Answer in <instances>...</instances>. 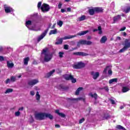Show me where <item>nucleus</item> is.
<instances>
[{
	"instance_id": "1",
	"label": "nucleus",
	"mask_w": 130,
	"mask_h": 130,
	"mask_svg": "<svg viewBox=\"0 0 130 130\" xmlns=\"http://www.w3.org/2000/svg\"><path fill=\"white\" fill-rule=\"evenodd\" d=\"M35 117L37 120H43L44 117L49 118L51 120L53 119V116L51 114L46 113H38L35 114Z\"/></svg>"
},
{
	"instance_id": "2",
	"label": "nucleus",
	"mask_w": 130,
	"mask_h": 130,
	"mask_svg": "<svg viewBox=\"0 0 130 130\" xmlns=\"http://www.w3.org/2000/svg\"><path fill=\"white\" fill-rule=\"evenodd\" d=\"M47 51H48V48H46L43 49L41 53V54H44L45 55L44 60L45 62H48V61H50L52 59V55L50 53H47Z\"/></svg>"
},
{
	"instance_id": "3",
	"label": "nucleus",
	"mask_w": 130,
	"mask_h": 130,
	"mask_svg": "<svg viewBox=\"0 0 130 130\" xmlns=\"http://www.w3.org/2000/svg\"><path fill=\"white\" fill-rule=\"evenodd\" d=\"M74 37H77V35L65 36L60 39H57V41L55 42V44H56V45H59V44H62V40L72 39V38H74Z\"/></svg>"
},
{
	"instance_id": "4",
	"label": "nucleus",
	"mask_w": 130,
	"mask_h": 130,
	"mask_svg": "<svg viewBox=\"0 0 130 130\" xmlns=\"http://www.w3.org/2000/svg\"><path fill=\"white\" fill-rule=\"evenodd\" d=\"M124 47H123V48H122L121 49H120L119 51V52H120V53H122V52H124V51L127 50V49H128V48H129L130 47V40L126 39L124 41Z\"/></svg>"
},
{
	"instance_id": "5",
	"label": "nucleus",
	"mask_w": 130,
	"mask_h": 130,
	"mask_svg": "<svg viewBox=\"0 0 130 130\" xmlns=\"http://www.w3.org/2000/svg\"><path fill=\"white\" fill-rule=\"evenodd\" d=\"M92 44V42L89 41H86L84 40H81L79 41V42H77V47H80L81 45H91Z\"/></svg>"
},
{
	"instance_id": "6",
	"label": "nucleus",
	"mask_w": 130,
	"mask_h": 130,
	"mask_svg": "<svg viewBox=\"0 0 130 130\" xmlns=\"http://www.w3.org/2000/svg\"><path fill=\"white\" fill-rule=\"evenodd\" d=\"M51 23H50L49 24V26L48 27V28L46 30H45V31L43 32V33H42L40 36L39 37L38 39V42H40V41H41V40H42L44 38V37H45V36H46V34H47V32H48V30H49V28H50V27H51Z\"/></svg>"
},
{
	"instance_id": "7",
	"label": "nucleus",
	"mask_w": 130,
	"mask_h": 130,
	"mask_svg": "<svg viewBox=\"0 0 130 130\" xmlns=\"http://www.w3.org/2000/svg\"><path fill=\"white\" fill-rule=\"evenodd\" d=\"M85 67H86V64H85V63L82 61H80V62H78L77 64H75L73 66V69L79 70V69H83L85 68Z\"/></svg>"
},
{
	"instance_id": "8",
	"label": "nucleus",
	"mask_w": 130,
	"mask_h": 130,
	"mask_svg": "<svg viewBox=\"0 0 130 130\" xmlns=\"http://www.w3.org/2000/svg\"><path fill=\"white\" fill-rule=\"evenodd\" d=\"M41 9L42 11V12H48V11L50 10V7H49V5L48 4L44 3L42 5Z\"/></svg>"
},
{
	"instance_id": "9",
	"label": "nucleus",
	"mask_w": 130,
	"mask_h": 130,
	"mask_svg": "<svg viewBox=\"0 0 130 130\" xmlns=\"http://www.w3.org/2000/svg\"><path fill=\"white\" fill-rule=\"evenodd\" d=\"M73 55H77L79 56H87L89 55V54L85 53L84 52H76L73 53Z\"/></svg>"
},
{
	"instance_id": "10",
	"label": "nucleus",
	"mask_w": 130,
	"mask_h": 130,
	"mask_svg": "<svg viewBox=\"0 0 130 130\" xmlns=\"http://www.w3.org/2000/svg\"><path fill=\"white\" fill-rule=\"evenodd\" d=\"M107 70H109L108 71V75L112 76V70L111 68H110V66H107L106 68H105L103 73H104V74H107Z\"/></svg>"
},
{
	"instance_id": "11",
	"label": "nucleus",
	"mask_w": 130,
	"mask_h": 130,
	"mask_svg": "<svg viewBox=\"0 0 130 130\" xmlns=\"http://www.w3.org/2000/svg\"><path fill=\"white\" fill-rule=\"evenodd\" d=\"M90 75H91V76H92V78H93V80H97V79L100 75V74L99 73V72H97L95 73L94 71H92V72H90Z\"/></svg>"
},
{
	"instance_id": "12",
	"label": "nucleus",
	"mask_w": 130,
	"mask_h": 130,
	"mask_svg": "<svg viewBox=\"0 0 130 130\" xmlns=\"http://www.w3.org/2000/svg\"><path fill=\"white\" fill-rule=\"evenodd\" d=\"M4 10L6 14H9V13H11V12H14V9H13L11 7L5 6Z\"/></svg>"
},
{
	"instance_id": "13",
	"label": "nucleus",
	"mask_w": 130,
	"mask_h": 130,
	"mask_svg": "<svg viewBox=\"0 0 130 130\" xmlns=\"http://www.w3.org/2000/svg\"><path fill=\"white\" fill-rule=\"evenodd\" d=\"M58 88L59 90H62V91H67V90H69V86H64L63 84H60L58 86Z\"/></svg>"
},
{
	"instance_id": "14",
	"label": "nucleus",
	"mask_w": 130,
	"mask_h": 130,
	"mask_svg": "<svg viewBox=\"0 0 130 130\" xmlns=\"http://www.w3.org/2000/svg\"><path fill=\"white\" fill-rule=\"evenodd\" d=\"M38 80L37 79H34L32 80L29 81L28 82V85L29 86H34V85H36V84H37V83H38Z\"/></svg>"
},
{
	"instance_id": "15",
	"label": "nucleus",
	"mask_w": 130,
	"mask_h": 130,
	"mask_svg": "<svg viewBox=\"0 0 130 130\" xmlns=\"http://www.w3.org/2000/svg\"><path fill=\"white\" fill-rule=\"evenodd\" d=\"M121 19V15H117L116 16H114L113 17V24H115L117 21L119 20H120Z\"/></svg>"
},
{
	"instance_id": "16",
	"label": "nucleus",
	"mask_w": 130,
	"mask_h": 130,
	"mask_svg": "<svg viewBox=\"0 0 130 130\" xmlns=\"http://www.w3.org/2000/svg\"><path fill=\"white\" fill-rule=\"evenodd\" d=\"M55 72V70L53 69L52 71H50V72L47 73L46 75L45 76V78H50L51 76H52V74Z\"/></svg>"
},
{
	"instance_id": "17",
	"label": "nucleus",
	"mask_w": 130,
	"mask_h": 130,
	"mask_svg": "<svg viewBox=\"0 0 130 130\" xmlns=\"http://www.w3.org/2000/svg\"><path fill=\"white\" fill-rule=\"evenodd\" d=\"M73 77L74 76H73V75H72L66 74L65 75H64V79H65L66 81H70L72 79H73Z\"/></svg>"
},
{
	"instance_id": "18",
	"label": "nucleus",
	"mask_w": 130,
	"mask_h": 130,
	"mask_svg": "<svg viewBox=\"0 0 130 130\" xmlns=\"http://www.w3.org/2000/svg\"><path fill=\"white\" fill-rule=\"evenodd\" d=\"M94 10L96 13H103L104 9L102 7H94Z\"/></svg>"
},
{
	"instance_id": "19",
	"label": "nucleus",
	"mask_w": 130,
	"mask_h": 130,
	"mask_svg": "<svg viewBox=\"0 0 130 130\" xmlns=\"http://www.w3.org/2000/svg\"><path fill=\"white\" fill-rule=\"evenodd\" d=\"M55 113L58 114L60 117H62V118H64L66 117V114H63V113H60L59 112V110H55Z\"/></svg>"
},
{
	"instance_id": "20",
	"label": "nucleus",
	"mask_w": 130,
	"mask_h": 130,
	"mask_svg": "<svg viewBox=\"0 0 130 130\" xmlns=\"http://www.w3.org/2000/svg\"><path fill=\"white\" fill-rule=\"evenodd\" d=\"M95 8H91L88 9V13L90 16H94L95 14Z\"/></svg>"
},
{
	"instance_id": "21",
	"label": "nucleus",
	"mask_w": 130,
	"mask_h": 130,
	"mask_svg": "<svg viewBox=\"0 0 130 130\" xmlns=\"http://www.w3.org/2000/svg\"><path fill=\"white\" fill-rule=\"evenodd\" d=\"M88 95L90 96L91 98H94L95 100H97V98H98V95L96 93H94V94H93V93L90 92L88 94Z\"/></svg>"
},
{
	"instance_id": "22",
	"label": "nucleus",
	"mask_w": 130,
	"mask_h": 130,
	"mask_svg": "<svg viewBox=\"0 0 130 130\" xmlns=\"http://www.w3.org/2000/svg\"><path fill=\"white\" fill-rule=\"evenodd\" d=\"M106 41H107V37H106V36H103L100 40V42L101 43H105Z\"/></svg>"
},
{
	"instance_id": "23",
	"label": "nucleus",
	"mask_w": 130,
	"mask_h": 130,
	"mask_svg": "<svg viewBox=\"0 0 130 130\" xmlns=\"http://www.w3.org/2000/svg\"><path fill=\"white\" fill-rule=\"evenodd\" d=\"M84 88L83 87H79L76 91L75 92V95L78 96V95L80 94V92L82 91V90H83Z\"/></svg>"
},
{
	"instance_id": "24",
	"label": "nucleus",
	"mask_w": 130,
	"mask_h": 130,
	"mask_svg": "<svg viewBox=\"0 0 130 130\" xmlns=\"http://www.w3.org/2000/svg\"><path fill=\"white\" fill-rule=\"evenodd\" d=\"M129 88L126 86H124L122 88V93H126V92H128Z\"/></svg>"
},
{
	"instance_id": "25",
	"label": "nucleus",
	"mask_w": 130,
	"mask_h": 130,
	"mask_svg": "<svg viewBox=\"0 0 130 130\" xmlns=\"http://www.w3.org/2000/svg\"><path fill=\"white\" fill-rule=\"evenodd\" d=\"M89 32V30H85V31H82L80 32H79L77 34V35L79 36H82L83 35H85V34H87Z\"/></svg>"
},
{
	"instance_id": "26",
	"label": "nucleus",
	"mask_w": 130,
	"mask_h": 130,
	"mask_svg": "<svg viewBox=\"0 0 130 130\" xmlns=\"http://www.w3.org/2000/svg\"><path fill=\"white\" fill-rule=\"evenodd\" d=\"M68 100H70L71 101H78V100H79V101L83 100V98H77V99H75V98H73V99L68 98Z\"/></svg>"
},
{
	"instance_id": "27",
	"label": "nucleus",
	"mask_w": 130,
	"mask_h": 130,
	"mask_svg": "<svg viewBox=\"0 0 130 130\" xmlns=\"http://www.w3.org/2000/svg\"><path fill=\"white\" fill-rule=\"evenodd\" d=\"M86 20V15H82L80 17L78 18V20L80 22L82 21H85Z\"/></svg>"
},
{
	"instance_id": "28",
	"label": "nucleus",
	"mask_w": 130,
	"mask_h": 130,
	"mask_svg": "<svg viewBox=\"0 0 130 130\" xmlns=\"http://www.w3.org/2000/svg\"><path fill=\"white\" fill-rule=\"evenodd\" d=\"M109 84H112V83H117V78H113L110 79L109 82Z\"/></svg>"
},
{
	"instance_id": "29",
	"label": "nucleus",
	"mask_w": 130,
	"mask_h": 130,
	"mask_svg": "<svg viewBox=\"0 0 130 130\" xmlns=\"http://www.w3.org/2000/svg\"><path fill=\"white\" fill-rule=\"evenodd\" d=\"M29 59L30 58L28 57L24 58V64L25 66H27V64H28V61H29Z\"/></svg>"
},
{
	"instance_id": "30",
	"label": "nucleus",
	"mask_w": 130,
	"mask_h": 130,
	"mask_svg": "<svg viewBox=\"0 0 130 130\" xmlns=\"http://www.w3.org/2000/svg\"><path fill=\"white\" fill-rule=\"evenodd\" d=\"M57 33V29L55 28L54 30H51L49 32V35H52V34H56Z\"/></svg>"
},
{
	"instance_id": "31",
	"label": "nucleus",
	"mask_w": 130,
	"mask_h": 130,
	"mask_svg": "<svg viewBox=\"0 0 130 130\" xmlns=\"http://www.w3.org/2000/svg\"><path fill=\"white\" fill-rule=\"evenodd\" d=\"M7 67L8 68H10L12 69V68H14V63H10L9 61H7Z\"/></svg>"
},
{
	"instance_id": "32",
	"label": "nucleus",
	"mask_w": 130,
	"mask_h": 130,
	"mask_svg": "<svg viewBox=\"0 0 130 130\" xmlns=\"http://www.w3.org/2000/svg\"><path fill=\"white\" fill-rule=\"evenodd\" d=\"M116 128L118 129H123V130H126L125 128H124L123 126L120 125H117L116 126Z\"/></svg>"
},
{
	"instance_id": "33",
	"label": "nucleus",
	"mask_w": 130,
	"mask_h": 130,
	"mask_svg": "<svg viewBox=\"0 0 130 130\" xmlns=\"http://www.w3.org/2000/svg\"><path fill=\"white\" fill-rule=\"evenodd\" d=\"M32 25V21L31 20L26 21L25 22V26L27 27V26H31Z\"/></svg>"
},
{
	"instance_id": "34",
	"label": "nucleus",
	"mask_w": 130,
	"mask_h": 130,
	"mask_svg": "<svg viewBox=\"0 0 130 130\" xmlns=\"http://www.w3.org/2000/svg\"><path fill=\"white\" fill-rule=\"evenodd\" d=\"M14 90L12 88H8L6 90V91L5 92V94H8L9 93H12Z\"/></svg>"
},
{
	"instance_id": "35",
	"label": "nucleus",
	"mask_w": 130,
	"mask_h": 130,
	"mask_svg": "<svg viewBox=\"0 0 130 130\" xmlns=\"http://www.w3.org/2000/svg\"><path fill=\"white\" fill-rule=\"evenodd\" d=\"M16 78L15 76H11L10 77V81L12 82V83H14L15 82H16Z\"/></svg>"
},
{
	"instance_id": "36",
	"label": "nucleus",
	"mask_w": 130,
	"mask_h": 130,
	"mask_svg": "<svg viewBox=\"0 0 130 130\" xmlns=\"http://www.w3.org/2000/svg\"><path fill=\"white\" fill-rule=\"evenodd\" d=\"M36 97L37 101H39V100H40V94H39V92H37Z\"/></svg>"
},
{
	"instance_id": "37",
	"label": "nucleus",
	"mask_w": 130,
	"mask_h": 130,
	"mask_svg": "<svg viewBox=\"0 0 130 130\" xmlns=\"http://www.w3.org/2000/svg\"><path fill=\"white\" fill-rule=\"evenodd\" d=\"M98 29L99 31V34L101 35L102 34V33H103V31H102V27H101V26H98Z\"/></svg>"
},
{
	"instance_id": "38",
	"label": "nucleus",
	"mask_w": 130,
	"mask_h": 130,
	"mask_svg": "<svg viewBox=\"0 0 130 130\" xmlns=\"http://www.w3.org/2000/svg\"><path fill=\"white\" fill-rule=\"evenodd\" d=\"M108 118H110V115H109L108 114H105L104 119H108Z\"/></svg>"
},
{
	"instance_id": "39",
	"label": "nucleus",
	"mask_w": 130,
	"mask_h": 130,
	"mask_svg": "<svg viewBox=\"0 0 130 130\" xmlns=\"http://www.w3.org/2000/svg\"><path fill=\"white\" fill-rule=\"evenodd\" d=\"M57 25L59 26V27H61L62 26L63 22L61 20H59V22L57 23Z\"/></svg>"
},
{
	"instance_id": "40",
	"label": "nucleus",
	"mask_w": 130,
	"mask_h": 130,
	"mask_svg": "<svg viewBox=\"0 0 130 130\" xmlns=\"http://www.w3.org/2000/svg\"><path fill=\"white\" fill-rule=\"evenodd\" d=\"M130 11V6L128 7L125 10L124 12L126 13V14H127V13H129Z\"/></svg>"
},
{
	"instance_id": "41",
	"label": "nucleus",
	"mask_w": 130,
	"mask_h": 130,
	"mask_svg": "<svg viewBox=\"0 0 130 130\" xmlns=\"http://www.w3.org/2000/svg\"><path fill=\"white\" fill-rule=\"evenodd\" d=\"M63 54H64L63 52H59V57H60V58L63 57Z\"/></svg>"
},
{
	"instance_id": "42",
	"label": "nucleus",
	"mask_w": 130,
	"mask_h": 130,
	"mask_svg": "<svg viewBox=\"0 0 130 130\" xmlns=\"http://www.w3.org/2000/svg\"><path fill=\"white\" fill-rule=\"evenodd\" d=\"M71 81H72V83L73 84H75V83H76V82H77V79H76V78H74V76H73V78L71 79Z\"/></svg>"
},
{
	"instance_id": "43",
	"label": "nucleus",
	"mask_w": 130,
	"mask_h": 130,
	"mask_svg": "<svg viewBox=\"0 0 130 130\" xmlns=\"http://www.w3.org/2000/svg\"><path fill=\"white\" fill-rule=\"evenodd\" d=\"M41 5H42V2H39L38 3V9H41Z\"/></svg>"
},
{
	"instance_id": "44",
	"label": "nucleus",
	"mask_w": 130,
	"mask_h": 130,
	"mask_svg": "<svg viewBox=\"0 0 130 130\" xmlns=\"http://www.w3.org/2000/svg\"><path fill=\"white\" fill-rule=\"evenodd\" d=\"M11 79L10 78H8L6 81H5V83L6 84H10V83H11Z\"/></svg>"
},
{
	"instance_id": "45",
	"label": "nucleus",
	"mask_w": 130,
	"mask_h": 130,
	"mask_svg": "<svg viewBox=\"0 0 130 130\" xmlns=\"http://www.w3.org/2000/svg\"><path fill=\"white\" fill-rule=\"evenodd\" d=\"M29 122L30 123H33L34 122V119L32 116H30Z\"/></svg>"
},
{
	"instance_id": "46",
	"label": "nucleus",
	"mask_w": 130,
	"mask_h": 130,
	"mask_svg": "<svg viewBox=\"0 0 130 130\" xmlns=\"http://www.w3.org/2000/svg\"><path fill=\"white\" fill-rule=\"evenodd\" d=\"M21 114V112L20 111L16 112L15 113V116H20V115Z\"/></svg>"
},
{
	"instance_id": "47",
	"label": "nucleus",
	"mask_w": 130,
	"mask_h": 130,
	"mask_svg": "<svg viewBox=\"0 0 130 130\" xmlns=\"http://www.w3.org/2000/svg\"><path fill=\"white\" fill-rule=\"evenodd\" d=\"M83 121H85V118H82V119H80L79 123L81 124V123H83Z\"/></svg>"
},
{
	"instance_id": "48",
	"label": "nucleus",
	"mask_w": 130,
	"mask_h": 130,
	"mask_svg": "<svg viewBox=\"0 0 130 130\" xmlns=\"http://www.w3.org/2000/svg\"><path fill=\"white\" fill-rule=\"evenodd\" d=\"M109 101H110L111 104L114 105L115 104V101L114 100H112L111 99H109Z\"/></svg>"
},
{
	"instance_id": "49",
	"label": "nucleus",
	"mask_w": 130,
	"mask_h": 130,
	"mask_svg": "<svg viewBox=\"0 0 130 130\" xmlns=\"http://www.w3.org/2000/svg\"><path fill=\"white\" fill-rule=\"evenodd\" d=\"M104 89L106 91V92H109V88H108V86H105L104 87Z\"/></svg>"
},
{
	"instance_id": "50",
	"label": "nucleus",
	"mask_w": 130,
	"mask_h": 130,
	"mask_svg": "<svg viewBox=\"0 0 130 130\" xmlns=\"http://www.w3.org/2000/svg\"><path fill=\"white\" fill-rule=\"evenodd\" d=\"M64 49H66V50H68V49H69V45H64Z\"/></svg>"
},
{
	"instance_id": "51",
	"label": "nucleus",
	"mask_w": 130,
	"mask_h": 130,
	"mask_svg": "<svg viewBox=\"0 0 130 130\" xmlns=\"http://www.w3.org/2000/svg\"><path fill=\"white\" fill-rule=\"evenodd\" d=\"M61 7H62V4L61 3H59V4L58 5V9H61Z\"/></svg>"
},
{
	"instance_id": "52",
	"label": "nucleus",
	"mask_w": 130,
	"mask_h": 130,
	"mask_svg": "<svg viewBox=\"0 0 130 130\" xmlns=\"http://www.w3.org/2000/svg\"><path fill=\"white\" fill-rule=\"evenodd\" d=\"M125 29H126V27L125 26H124V27L121 28L119 29V31H124V30H125Z\"/></svg>"
},
{
	"instance_id": "53",
	"label": "nucleus",
	"mask_w": 130,
	"mask_h": 130,
	"mask_svg": "<svg viewBox=\"0 0 130 130\" xmlns=\"http://www.w3.org/2000/svg\"><path fill=\"white\" fill-rule=\"evenodd\" d=\"M5 60V57L3 56H0V61H4Z\"/></svg>"
},
{
	"instance_id": "54",
	"label": "nucleus",
	"mask_w": 130,
	"mask_h": 130,
	"mask_svg": "<svg viewBox=\"0 0 130 130\" xmlns=\"http://www.w3.org/2000/svg\"><path fill=\"white\" fill-rule=\"evenodd\" d=\"M122 36H123L124 37H126L127 34L126 32H125V31H124L123 32L121 33Z\"/></svg>"
},
{
	"instance_id": "55",
	"label": "nucleus",
	"mask_w": 130,
	"mask_h": 130,
	"mask_svg": "<svg viewBox=\"0 0 130 130\" xmlns=\"http://www.w3.org/2000/svg\"><path fill=\"white\" fill-rule=\"evenodd\" d=\"M55 26H56V23H54L51 27V29H54V28H55Z\"/></svg>"
},
{
	"instance_id": "56",
	"label": "nucleus",
	"mask_w": 130,
	"mask_h": 130,
	"mask_svg": "<svg viewBox=\"0 0 130 130\" xmlns=\"http://www.w3.org/2000/svg\"><path fill=\"white\" fill-rule=\"evenodd\" d=\"M30 95H31V96H34V95H35V92H34V91H31Z\"/></svg>"
},
{
	"instance_id": "57",
	"label": "nucleus",
	"mask_w": 130,
	"mask_h": 130,
	"mask_svg": "<svg viewBox=\"0 0 130 130\" xmlns=\"http://www.w3.org/2000/svg\"><path fill=\"white\" fill-rule=\"evenodd\" d=\"M23 110H24V107H21V108H19V109H18V111H23Z\"/></svg>"
},
{
	"instance_id": "58",
	"label": "nucleus",
	"mask_w": 130,
	"mask_h": 130,
	"mask_svg": "<svg viewBox=\"0 0 130 130\" xmlns=\"http://www.w3.org/2000/svg\"><path fill=\"white\" fill-rule=\"evenodd\" d=\"M55 127L57 128H59V127H60V125L59 124H55Z\"/></svg>"
},
{
	"instance_id": "59",
	"label": "nucleus",
	"mask_w": 130,
	"mask_h": 130,
	"mask_svg": "<svg viewBox=\"0 0 130 130\" xmlns=\"http://www.w3.org/2000/svg\"><path fill=\"white\" fill-rule=\"evenodd\" d=\"M72 9H71V8H67V12H71Z\"/></svg>"
},
{
	"instance_id": "60",
	"label": "nucleus",
	"mask_w": 130,
	"mask_h": 130,
	"mask_svg": "<svg viewBox=\"0 0 130 130\" xmlns=\"http://www.w3.org/2000/svg\"><path fill=\"white\" fill-rule=\"evenodd\" d=\"M61 13H64V12H66V10H64V9H61Z\"/></svg>"
},
{
	"instance_id": "61",
	"label": "nucleus",
	"mask_w": 130,
	"mask_h": 130,
	"mask_svg": "<svg viewBox=\"0 0 130 130\" xmlns=\"http://www.w3.org/2000/svg\"><path fill=\"white\" fill-rule=\"evenodd\" d=\"M4 50L3 47H0V52H2Z\"/></svg>"
},
{
	"instance_id": "62",
	"label": "nucleus",
	"mask_w": 130,
	"mask_h": 130,
	"mask_svg": "<svg viewBox=\"0 0 130 130\" xmlns=\"http://www.w3.org/2000/svg\"><path fill=\"white\" fill-rule=\"evenodd\" d=\"M97 31H99L98 28V29H94L93 30V32H97Z\"/></svg>"
},
{
	"instance_id": "63",
	"label": "nucleus",
	"mask_w": 130,
	"mask_h": 130,
	"mask_svg": "<svg viewBox=\"0 0 130 130\" xmlns=\"http://www.w3.org/2000/svg\"><path fill=\"white\" fill-rule=\"evenodd\" d=\"M82 101H83V102H86V99L85 98H83L82 99Z\"/></svg>"
},
{
	"instance_id": "64",
	"label": "nucleus",
	"mask_w": 130,
	"mask_h": 130,
	"mask_svg": "<svg viewBox=\"0 0 130 130\" xmlns=\"http://www.w3.org/2000/svg\"><path fill=\"white\" fill-rule=\"evenodd\" d=\"M90 39H91V36L87 37V40H90Z\"/></svg>"
}]
</instances>
